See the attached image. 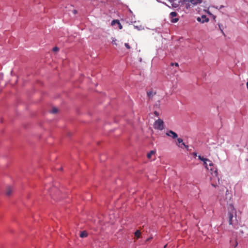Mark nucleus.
<instances>
[{
    "label": "nucleus",
    "instance_id": "1",
    "mask_svg": "<svg viewBox=\"0 0 248 248\" xmlns=\"http://www.w3.org/2000/svg\"><path fill=\"white\" fill-rule=\"evenodd\" d=\"M229 223L230 225H234L237 222L236 213L233 206L230 205L228 213Z\"/></svg>",
    "mask_w": 248,
    "mask_h": 248
},
{
    "label": "nucleus",
    "instance_id": "2",
    "mask_svg": "<svg viewBox=\"0 0 248 248\" xmlns=\"http://www.w3.org/2000/svg\"><path fill=\"white\" fill-rule=\"evenodd\" d=\"M208 162H209V164L208 165H209V167L210 168H209V170H210L211 171V173L212 175V178H216L218 181H219V179L217 176L218 172L217 169L216 167H215L214 164L209 159V161H208Z\"/></svg>",
    "mask_w": 248,
    "mask_h": 248
},
{
    "label": "nucleus",
    "instance_id": "3",
    "mask_svg": "<svg viewBox=\"0 0 248 248\" xmlns=\"http://www.w3.org/2000/svg\"><path fill=\"white\" fill-rule=\"evenodd\" d=\"M155 129L162 130L164 129V122L161 119L156 120L154 124Z\"/></svg>",
    "mask_w": 248,
    "mask_h": 248
},
{
    "label": "nucleus",
    "instance_id": "4",
    "mask_svg": "<svg viewBox=\"0 0 248 248\" xmlns=\"http://www.w3.org/2000/svg\"><path fill=\"white\" fill-rule=\"evenodd\" d=\"M197 20L199 22L204 23V22H208L209 19L205 15H202L201 17H198L197 18Z\"/></svg>",
    "mask_w": 248,
    "mask_h": 248
},
{
    "label": "nucleus",
    "instance_id": "5",
    "mask_svg": "<svg viewBox=\"0 0 248 248\" xmlns=\"http://www.w3.org/2000/svg\"><path fill=\"white\" fill-rule=\"evenodd\" d=\"M166 135L172 137L173 139H175L178 137L177 134L174 131L170 130L166 133Z\"/></svg>",
    "mask_w": 248,
    "mask_h": 248
},
{
    "label": "nucleus",
    "instance_id": "6",
    "mask_svg": "<svg viewBox=\"0 0 248 248\" xmlns=\"http://www.w3.org/2000/svg\"><path fill=\"white\" fill-rule=\"evenodd\" d=\"M171 5L173 7L176 8L178 7L181 0H169Z\"/></svg>",
    "mask_w": 248,
    "mask_h": 248
},
{
    "label": "nucleus",
    "instance_id": "7",
    "mask_svg": "<svg viewBox=\"0 0 248 248\" xmlns=\"http://www.w3.org/2000/svg\"><path fill=\"white\" fill-rule=\"evenodd\" d=\"M13 191V188L10 186H8L6 187V190H5V194H6V196H10L11 195V194H12Z\"/></svg>",
    "mask_w": 248,
    "mask_h": 248
},
{
    "label": "nucleus",
    "instance_id": "8",
    "mask_svg": "<svg viewBox=\"0 0 248 248\" xmlns=\"http://www.w3.org/2000/svg\"><path fill=\"white\" fill-rule=\"evenodd\" d=\"M88 236V233L86 231H84L81 232L80 234V237L81 238L86 237Z\"/></svg>",
    "mask_w": 248,
    "mask_h": 248
},
{
    "label": "nucleus",
    "instance_id": "9",
    "mask_svg": "<svg viewBox=\"0 0 248 248\" xmlns=\"http://www.w3.org/2000/svg\"><path fill=\"white\" fill-rule=\"evenodd\" d=\"M155 151H151L150 152V153H149L147 154V156L148 158H149V159L151 158L152 156L153 155H155Z\"/></svg>",
    "mask_w": 248,
    "mask_h": 248
},
{
    "label": "nucleus",
    "instance_id": "10",
    "mask_svg": "<svg viewBox=\"0 0 248 248\" xmlns=\"http://www.w3.org/2000/svg\"><path fill=\"white\" fill-rule=\"evenodd\" d=\"M134 234L137 239H138L140 237L141 233L139 230H137Z\"/></svg>",
    "mask_w": 248,
    "mask_h": 248
},
{
    "label": "nucleus",
    "instance_id": "11",
    "mask_svg": "<svg viewBox=\"0 0 248 248\" xmlns=\"http://www.w3.org/2000/svg\"><path fill=\"white\" fill-rule=\"evenodd\" d=\"M193 4H196L198 3H201L202 2V0H188Z\"/></svg>",
    "mask_w": 248,
    "mask_h": 248
},
{
    "label": "nucleus",
    "instance_id": "12",
    "mask_svg": "<svg viewBox=\"0 0 248 248\" xmlns=\"http://www.w3.org/2000/svg\"><path fill=\"white\" fill-rule=\"evenodd\" d=\"M114 23H117L119 25V29H122L123 27L122 25L120 24L119 20H114L112 22V24L113 25Z\"/></svg>",
    "mask_w": 248,
    "mask_h": 248
},
{
    "label": "nucleus",
    "instance_id": "13",
    "mask_svg": "<svg viewBox=\"0 0 248 248\" xmlns=\"http://www.w3.org/2000/svg\"><path fill=\"white\" fill-rule=\"evenodd\" d=\"M178 145L180 148H183V147H184L185 148H186L187 149H188V146L186 145L185 144V143H184L183 142L182 143H181L180 144H178Z\"/></svg>",
    "mask_w": 248,
    "mask_h": 248
},
{
    "label": "nucleus",
    "instance_id": "14",
    "mask_svg": "<svg viewBox=\"0 0 248 248\" xmlns=\"http://www.w3.org/2000/svg\"><path fill=\"white\" fill-rule=\"evenodd\" d=\"M155 94V93H153L152 92H147V95L149 98H151Z\"/></svg>",
    "mask_w": 248,
    "mask_h": 248
},
{
    "label": "nucleus",
    "instance_id": "15",
    "mask_svg": "<svg viewBox=\"0 0 248 248\" xmlns=\"http://www.w3.org/2000/svg\"><path fill=\"white\" fill-rule=\"evenodd\" d=\"M177 15V14L176 12H172L170 13V18H173V17H175Z\"/></svg>",
    "mask_w": 248,
    "mask_h": 248
},
{
    "label": "nucleus",
    "instance_id": "16",
    "mask_svg": "<svg viewBox=\"0 0 248 248\" xmlns=\"http://www.w3.org/2000/svg\"><path fill=\"white\" fill-rule=\"evenodd\" d=\"M198 158H199V159H200L201 160H202V161H209L208 159L204 158L203 156H202L201 155H199L198 156Z\"/></svg>",
    "mask_w": 248,
    "mask_h": 248
},
{
    "label": "nucleus",
    "instance_id": "17",
    "mask_svg": "<svg viewBox=\"0 0 248 248\" xmlns=\"http://www.w3.org/2000/svg\"><path fill=\"white\" fill-rule=\"evenodd\" d=\"M179 20V18H176V17H173V18H171V22H172V23H176Z\"/></svg>",
    "mask_w": 248,
    "mask_h": 248
},
{
    "label": "nucleus",
    "instance_id": "18",
    "mask_svg": "<svg viewBox=\"0 0 248 248\" xmlns=\"http://www.w3.org/2000/svg\"><path fill=\"white\" fill-rule=\"evenodd\" d=\"M58 111V109L56 108H53L52 110H51V113H56Z\"/></svg>",
    "mask_w": 248,
    "mask_h": 248
},
{
    "label": "nucleus",
    "instance_id": "19",
    "mask_svg": "<svg viewBox=\"0 0 248 248\" xmlns=\"http://www.w3.org/2000/svg\"><path fill=\"white\" fill-rule=\"evenodd\" d=\"M203 162V165L205 166V167L206 168L207 170H209V168L208 167V164L207 162L208 161H204Z\"/></svg>",
    "mask_w": 248,
    "mask_h": 248
},
{
    "label": "nucleus",
    "instance_id": "20",
    "mask_svg": "<svg viewBox=\"0 0 248 248\" xmlns=\"http://www.w3.org/2000/svg\"><path fill=\"white\" fill-rule=\"evenodd\" d=\"M177 141L179 143V144H180L181 143L183 142V140L181 138H178L177 139Z\"/></svg>",
    "mask_w": 248,
    "mask_h": 248
},
{
    "label": "nucleus",
    "instance_id": "21",
    "mask_svg": "<svg viewBox=\"0 0 248 248\" xmlns=\"http://www.w3.org/2000/svg\"><path fill=\"white\" fill-rule=\"evenodd\" d=\"M124 46L127 49H130L131 48L130 46L128 43H125Z\"/></svg>",
    "mask_w": 248,
    "mask_h": 248
},
{
    "label": "nucleus",
    "instance_id": "22",
    "mask_svg": "<svg viewBox=\"0 0 248 248\" xmlns=\"http://www.w3.org/2000/svg\"><path fill=\"white\" fill-rule=\"evenodd\" d=\"M53 50L54 51H57L59 50V48L57 46H55L53 48Z\"/></svg>",
    "mask_w": 248,
    "mask_h": 248
},
{
    "label": "nucleus",
    "instance_id": "23",
    "mask_svg": "<svg viewBox=\"0 0 248 248\" xmlns=\"http://www.w3.org/2000/svg\"><path fill=\"white\" fill-rule=\"evenodd\" d=\"M116 39H115V40L113 39V40H112V44H113V45H115L117 46V43H116Z\"/></svg>",
    "mask_w": 248,
    "mask_h": 248
},
{
    "label": "nucleus",
    "instance_id": "24",
    "mask_svg": "<svg viewBox=\"0 0 248 248\" xmlns=\"http://www.w3.org/2000/svg\"><path fill=\"white\" fill-rule=\"evenodd\" d=\"M171 64V65H172H172H174L175 66H179V64H178V63L177 62H175V63H171V64Z\"/></svg>",
    "mask_w": 248,
    "mask_h": 248
},
{
    "label": "nucleus",
    "instance_id": "25",
    "mask_svg": "<svg viewBox=\"0 0 248 248\" xmlns=\"http://www.w3.org/2000/svg\"><path fill=\"white\" fill-rule=\"evenodd\" d=\"M154 114H155V115H156L157 116H159V113L158 112H157L156 111H155L154 112Z\"/></svg>",
    "mask_w": 248,
    "mask_h": 248
},
{
    "label": "nucleus",
    "instance_id": "26",
    "mask_svg": "<svg viewBox=\"0 0 248 248\" xmlns=\"http://www.w3.org/2000/svg\"><path fill=\"white\" fill-rule=\"evenodd\" d=\"M73 14H74L75 15L77 13V11L76 10H74L73 11Z\"/></svg>",
    "mask_w": 248,
    "mask_h": 248
},
{
    "label": "nucleus",
    "instance_id": "27",
    "mask_svg": "<svg viewBox=\"0 0 248 248\" xmlns=\"http://www.w3.org/2000/svg\"><path fill=\"white\" fill-rule=\"evenodd\" d=\"M152 239V237L151 238H149L147 239V241H149L151 239Z\"/></svg>",
    "mask_w": 248,
    "mask_h": 248
},
{
    "label": "nucleus",
    "instance_id": "28",
    "mask_svg": "<svg viewBox=\"0 0 248 248\" xmlns=\"http://www.w3.org/2000/svg\"><path fill=\"white\" fill-rule=\"evenodd\" d=\"M212 185L213 186H214V187H216V186L215 184H212Z\"/></svg>",
    "mask_w": 248,
    "mask_h": 248
},
{
    "label": "nucleus",
    "instance_id": "29",
    "mask_svg": "<svg viewBox=\"0 0 248 248\" xmlns=\"http://www.w3.org/2000/svg\"><path fill=\"white\" fill-rule=\"evenodd\" d=\"M247 89H248V82H247Z\"/></svg>",
    "mask_w": 248,
    "mask_h": 248
},
{
    "label": "nucleus",
    "instance_id": "30",
    "mask_svg": "<svg viewBox=\"0 0 248 248\" xmlns=\"http://www.w3.org/2000/svg\"><path fill=\"white\" fill-rule=\"evenodd\" d=\"M167 247V245H165L164 247V248H166Z\"/></svg>",
    "mask_w": 248,
    "mask_h": 248
},
{
    "label": "nucleus",
    "instance_id": "31",
    "mask_svg": "<svg viewBox=\"0 0 248 248\" xmlns=\"http://www.w3.org/2000/svg\"><path fill=\"white\" fill-rule=\"evenodd\" d=\"M60 170H62V168H61L60 169Z\"/></svg>",
    "mask_w": 248,
    "mask_h": 248
}]
</instances>
